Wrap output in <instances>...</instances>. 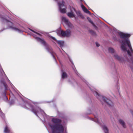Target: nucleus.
I'll return each mask as SVG.
<instances>
[{
    "mask_svg": "<svg viewBox=\"0 0 133 133\" xmlns=\"http://www.w3.org/2000/svg\"><path fill=\"white\" fill-rule=\"evenodd\" d=\"M90 22V23H91L92 24H93V22H92V21H91Z\"/></svg>",
    "mask_w": 133,
    "mask_h": 133,
    "instance_id": "obj_24",
    "label": "nucleus"
},
{
    "mask_svg": "<svg viewBox=\"0 0 133 133\" xmlns=\"http://www.w3.org/2000/svg\"><path fill=\"white\" fill-rule=\"evenodd\" d=\"M57 35L61 37H68L71 36V31L69 30H67L66 31H64L61 29L56 31Z\"/></svg>",
    "mask_w": 133,
    "mask_h": 133,
    "instance_id": "obj_4",
    "label": "nucleus"
},
{
    "mask_svg": "<svg viewBox=\"0 0 133 133\" xmlns=\"http://www.w3.org/2000/svg\"><path fill=\"white\" fill-rule=\"evenodd\" d=\"M113 55L116 59L117 60L119 61L122 62L123 60V59L122 57L118 56L115 52Z\"/></svg>",
    "mask_w": 133,
    "mask_h": 133,
    "instance_id": "obj_10",
    "label": "nucleus"
},
{
    "mask_svg": "<svg viewBox=\"0 0 133 133\" xmlns=\"http://www.w3.org/2000/svg\"><path fill=\"white\" fill-rule=\"evenodd\" d=\"M33 36L37 41L40 42L44 45L45 46H46V49L49 52H50L51 54L54 59L56 61L55 58V55H56V54L53 51L51 48L45 42L43 39H41L39 38L36 37L35 35H34Z\"/></svg>",
    "mask_w": 133,
    "mask_h": 133,
    "instance_id": "obj_2",
    "label": "nucleus"
},
{
    "mask_svg": "<svg viewBox=\"0 0 133 133\" xmlns=\"http://www.w3.org/2000/svg\"><path fill=\"white\" fill-rule=\"evenodd\" d=\"M58 9L60 12L64 14L66 12V8L64 5V2L62 1L61 2L58 3Z\"/></svg>",
    "mask_w": 133,
    "mask_h": 133,
    "instance_id": "obj_5",
    "label": "nucleus"
},
{
    "mask_svg": "<svg viewBox=\"0 0 133 133\" xmlns=\"http://www.w3.org/2000/svg\"><path fill=\"white\" fill-rule=\"evenodd\" d=\"M83 11L85 13H88L89 14H90V12L87 9L85 8V9H84Z\"/></svg>",
    "mask_w": 133,
    "mask_h": 133,
    "instance_id": "obj_20",
    "label": "nucleus"
},
{
    "mask_svg": "<svg viewBox=\"0 0 133 133\" xmlns=\"http://www.w3.org/2000/svg\"><path fill=\"white\" fill-rule=\"evenodd\" d=\"M53 123H49L48 125L52 129V133H66V129L61 124V120L57 118L52 119Z\"/></svg>",
    "mask_w": 133,
    "mask_h": 133,
    "instance_id": "obj_1",
    "label": "nucleus"
},
{
    "mask_svg": "<svg viewBox=\"0 0 133 133\" xmlns=\"http://www.w3.org/2000/svg\"><path fill=\"white\" fill-rule=\"evenodd\" d=\"M29 29L31 31H32L33 32H34V33H36L37 35H39V36L40 35V34H39L34 31V30H33L31 29Z\"/></svg>",
    "mask_w": 133,
    "mask_h": 133,
    "instance_id": "obj_21",
    "label": "nucleus"
},
{
    "mask_svg": "<svg viewBox=\"0 0 133 133\" xmlns=\"http://www.w3.org/2000/svg\"><path fill=\"white\" fill-rule=\"evenodd\" d=\"M6 21L8 23V24L9 25V27L10 28H11L12 30L16 31H17L19 32H21V30L15 27H13L12 26V23L11 22L5 19Z\"/></svg>",
    "mask_w": 133,
    "mask_h": 133,
    "instance_id": "obj_8",
    "label": "nucleus"
},
{
    "mask_svg": "<svg viewBox=\"0 0 133 133\" xmlns=\"http://www.w3.org/2000/svg\"><path fill=\"white\" fill-rule=\"evenodd\" d=\"M102 127L105 133H109L108 129L106 126L104 125L102 126Z\"/></svg>",
    "mask_w": 133,
    "mask_h": 133,
    "instance_id": "obj_11",
    "label": "nucleus"
},
{
    "mask_svg": "<svg viewBox=\"0 0 133 133\" xmlns=\"http://www.w3.org/2000/svg\"><path fill=\"white\" fill-rule=\"evenodd\" d=\"M25 106L26 108H29L28 107V106L30 107L31 108V110L37 116H38L37 115V113H41L42 114H44V111L39 108H38L37 109L36 111V109H33L32 108V106H31V105H29L28 104H26L25 105Z\"/></svg>",
    "mask_w": 133,
    "mask_h": 133,
    "instance_id": "obj_6",
    "label": "nucleus"
},
{
    "mask_svg": "<svg viewBox=\"0 0 133 133\" xmlns=\"http://www.w3.org/2000/svg\"><path fill=\"white\" fill-rule=\"evenodd\" d=\"M2 75L3 76L5 75V74L2 69H1L0 70V75Z\"/></svg>",
    "mask_w": 133,
    "mask_h": 133,
    "instance_id": "obj_19",
    "label": "nucleus"
},
{
    "mask_svg": "<svg viewBox=\"0 0 133 133\" xmlns=\"http://www.w3.org/2000/svg\"><path fill=\"white\" fill-rule=\"evenodd\" d=\"M1 112V109H0V112Z\"/></svg>",
    "mask_w": 133,
    "mask_h": 133,
    "instance_id": "obj_27",
    "label": "nucleus"
},
{
    "mask_svg": "<svg viewBox=\"0 0 133 133\" xmlns=\"http://www.w3.org/2000/svg\"><path fill=\"white\" fill-rule=\"evenodd\" d=\"M96 46H97V47H98V46H99L100 44L96 42Z\"/></svg>",
    "mask_w": 133,
    "mask_h": 133,
    "instance_id": "obj_23",
    "label": "nucleus"
},
{
    "mask_svg": "<svg viewBox=\"0 0 133 133\" xmlns=\"http://www.w3.org/2000/svg\"><path fill=\"white\" fill-rule=\"evenodd\" d=\"M9 130L8 129L7 126H6L4 130V132L5 133H8L9 132Z\"/></svg>",
    "mask_w": 133,
    "mask_h": 133,
    "instance_id": "obj_17",
    "label": "nucleus"
},
{
    "mask_svg": "<svg viewBox=\"0 0 133 133\" xmlns=\"http://www.w3.org/2000/svg\"><path fill=\"white\" fill-rule=\"evenodd\" d=\"M70 9L71 10V12H68L67 14V15L70 18L75 17V15L74 14V12H73V10L75 11V10L73 8H72V9L71 8L70 6Z\"/></svg>",
    "mask_w": 133,
    "mask_h": 133,
    "instance_id": "obj_9",
    "label": "nucleus"
},
{
    "mask_svg": "<svg viewBox=\"0 0 133 133\" xmlns=\"http://www.w3.org/2000/svg\"><path fill=\"white\" fill-rule=\"evenodd\" d=\"M61 19L65 23L69 28L72 29L73 28V25L66 17L64 16H62L61 17Z\"/></svg>",
    "mask_w": 133,
    "mask_h": 133,
    "instance_id": "obj_7",
    "label": "nucleus"
},
{
    "mask_svg": "<svg viewBox=\"0 0 133 133\" xmlns=\"http://www.w3.org/2000/svg\"><path fill=\"white\" fill-rule=\"evenodd\" d=\"M119 122L121 124V125H122L123 127H124V128H126V125L124 123V122L123 120L121 119H120L119 120Z\"/></svg>",
    "mask_w": 133,
    "mask_h": 133,
    "instance_id": "obj_14",
    "label": "nucleus"
},
{
    "mask_svg": "<svg viewBox=\"0 0 133 133\" xmlns=\"http://www.w3.org/2000/svg\"><path fill=\"white\" fill-rule=\"evenodd\" d=\"M81 7L83 10L84 9H85V8H86L85 7V6L82 4H81Z\"/></svg>",
    "mask_w": 133,
    "mask_h": 133,
    "instance_id": "obj_22",
    "label": "nucleus"
},
{
    "mask_svg": "<svg viewBox=\"0 0 133 133\" xmlns=\"http://www.w3.org/2000/svg\"><path fill=\"white\" fill-rule=\"evenodd\" d=\"M57 42L61 47L63 46L64 45V42L63 41H57Z\"/></svg>",
    "mask_w": 133,
    "mask_h": 133,
    "instance_id": "obj_13",
    "label": "nucleus"
},
{
    "mask_svg": "<svg viewBox=\"0 0 133 133\" xmlns=\"http://www.w3.org/2000/svg\"><path fill=\"white\" fill-rule=\"evenodd\" d=\"M109 52L111 53L113 55L115 53L114 50L112 48L110 47L108 48Z\"/></svg>",
    "mask_w": 133,
    "mask_h": 133,
    "instance_id": "obj_12",
    "label": "nucleus"
},
{
    "mask_svg": "<svg viewBox=\"0 0 133 133\" xmlns=\"http://www.w3.org/2000/svg\"><path fill=\"white\" fill-rule=\"evenodd\" d=\"M81 1H83V0H80Z\"/></svg>",
    "mask_w": 133,
    "mask_h": 133,
    "instance_id": "obj_26",
    "label": "nucleus"
},
{
    "mask_svg": "<svg viewBox=\"0 0 133 133\" xmlns=\"http://www.w3.org/2000/svg\"><path fill=\"white\" fill-rule=\"evenodd\" d=\"M93 121H94L95 122L97 123H100V120L99 118H97V117L95 116V118L93 119Z\"/></svg>",
    "mask_w": 133,
    "mask_h": 133,
    "instance_id": "obj_16",
    "label": "nucleus"
},
{
    "mask_svg": "<svg viewBox=\"0 0 133 133\" xmlns=\"http://www.w3.org/2000/svg\"><path fill=\"white\" fill-rule=\"evenodd\" d=\"M1 82L4 86L5 89H6V88L7 87V85L5 83V82H4L3 81H2V80H1Z\"/></svg>",
    "mask_w": 133,
    "mask_h": 133,
    "instance_id": "obj_18",
    "label": "nucleus"
},
{
    "mask_svg": "<svg viewBox=\"0 0 133 133\" xmlns=\"http://www.w3.org/2000/svg\"><path fill=\"white\" fill-rule=\"evenodd\" d=\"M94 95L96 96L97 98L100 99L101 101H103L105 102L110 107H111L113 105V104L112 102L110 99H107L102 96L100 95L99 93L96 92H94Z\"/></svg>",
    "mask_w": 133,
    "mask_h": 133,
    "instance_id": "obj_3",
    "label": "nucleus"
},
{
    "mask_svg": "<svg viewBox=\"0 0 133 133\" xmlns=\"http://www.w3.org/2000/svg\"><path fill=\"white\" fill-rule=\"evenodd\" d=\"M5 98H6V99H7V97H6V96H5Z\"/></svg>",
    "mask_w": 133,
    "mask_h": 133,
    "instance_id": "obj_25",
    "label": "nucleus"
},
{
    "mask_svg": "<svg viewBox=\"0 0 133 133\" xmlns=\"http://www.w3.org/2000/svg\"><path fill=\"white\" fill-rule=\"evenodd\" d=\"M62 77L63 79H64L67 78V76L66 73L62 71Z\"/></svg>",
    "mask_w": 133,
    "mask_h": 133,
    "instance_id": "obj_15",
    "label": "nucleus"
}]
</instances>
